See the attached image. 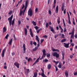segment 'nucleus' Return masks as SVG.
<instances>
[{
  "label": "nucleus",
  "instance_id": "1",
  "mask_svg": "<svg viewBox=\"0 0 77 77\" xmlns=\"http://www.w3.org/2000/svg\"><path fill=\"white\" fill-rule=\"evenodd\" d=\"M28 4H29V0H26L25 2V9L23 11H22V10L21 9L20 10V16H21V15L23 14V15H24V12L26 11V9L28 7Z\"/></svg>",
  "mask_w": 77,
  "mask_h": 77
},
{
  "label": "nucleus",
  "instance_id": "2",
  "mask_svg": "<svg viewBox=\"0 0 77 77\" xmlns=\"http://www.w3.org/2000/svg\"><path fill=\"white\" fill-rule=\"evenodd\" d=\"M41 69L42 72V74L39 73L38 75H41L42 77H47V76H46V75H45L44 73V70H43L42 68H41Z\"/></svg>",
  "mask_w": 77,
  "mask_h": 77
},
{
  "label": "nucleus",
  "instance_id": "3",
  "mask_svg": "<svg viewBox=\"0 0 77 77\" xmlns=\"http://www.w3.org/2000/svg\"><path fill=\"white\" fill-rule=\"evenodd\" d=\"M33 15V12L32 11V10L31 8H29L28 11V15H30V17L32 16Z\"/></svg>",
  "mask_w": 77,
  "mask_h": 77
},
{
  "label": "nucleus",
  "instance_id": "4",
  "mask_svg": "<svg viewBox=\"0 0 77 77\" xmlns=\"http://www.w3.org/2000/svg\"><path fill=\"white\" fill-rule=\"evenodd\" d=\"M13 18V15H12L11 17H9L8 19V20H9V23L10 24V26H11V24H12L11 22H12V18Z\"/></svg>",
  "mask_w": 77,
  "mask_h": 77
},
{
  "label": "nucleus",
  "instance_id": "5",
  "mask_svg": "<svg viewBox=\"0 0 77 77\" xmlns=\"http://www.w3.org/2000/svg\"><path fill=\"white\" fill-rule=\"evenodd\" d=\"M53 56H56V58H58L59 57V54L56 52H54L53 54Z\"/></svg>",
  "mask_w": 77,
  "mask_h": 77
},
{
  "label": "nucleus",
  "instance_id": "6",
  "mask_svg": "<svg viewBox=\"0 0 77 77\" xmlns=\"http://www.w3.org/2000/svg\"><path fill=\"white\" fill-rule=\"evenodd\" d=\"M14 65L16 66L17 68H20V63L17 62H15L14 63Z\"/></svg>",
  "mask_w": 77,
  "mask_h": 77
},
{
  "label": "nucleus",
  "instance_id": "7",
  "mask_svg": "<svg viewBox=\"0 0 77 77\" xmlns=\"http://www.w3.org/2000/svg\"><path fill=\"white\" fill-rule=\"evenodd\" d=\"M23 53H26V45L25 44H24L23 45Z\"/></svg>",
  "mask_w": 77,
  "mask_h": 77
},
{
  "label": "nucleus",
  "instance_id": "8",
  "mask_svg": "<svg viewBox=\"0 0 77 77\" xmlns=\"http://www.w3.org/2000/svg\"><path fill=\"white\" fill-rule=\"evenodd\" d=\"M64 47H65L66 48H69V43H68L67 44L66 43H64Z\"/></svg>",
  "mask_w": 77,
  "mask_h": 77
},
{
  "label": "nucleus",
  "instance_id": "9",
  "mask_svg": "<svg viewBox=\"0 0 77 77\" xmlns=\"http://www.w3.org/2000/svg\"><path fill=\"white\" fill-rule=\"evenodd\" d=\"M64 73L65 74V76L66 77H67L69 75L68 72V71L67 70L65 71Z\"/></svg>",
  "mask_w": 77,
  "mask_h": 77
},
{
  "label": "nucleus",
  "instance_id": "10",
  "mask_svg": "<svg viewBox=\"0 0 77 77\" xmlns=\"http://www.w3.org/2000/svg\"><path fill=\"white\" fill-rule=\"evenodd\" d=\"M74 32H75V28H73L72 32L71 33L70 32L69 33V34L71 35H71H72V34H73V33H74Z\"/></svg>",
  "mask_w": 77,
  "mask_h": 77
},
{
  "label": "nucleus",
  "instance_id": "11",
  "mask_svg": "<svg viewBox=\"0 0 77 77\" xmlns=\"http://www.w3.org/2000/svg\"><path fill=\"white\" fill-rule=\"evenodd\" d=\"M5 49H3L2 51V57H4V56H5Z\"/></svg>",
  "mask_w": 77,
  "mask_h": 77
},
{
  "label": "nucleus",
  "instance_id": "12",
  "mask_svg": "<svg viewBox=\"0 0 77 77\" xmlns=\"http://www.w3.org/2000/svg\"><path fill=\"white\" fill-rule=\"evenodd\" d=\"M45 56H46V54H43V55L42 56V58H40V59H43V57H45Z\"/></svg>",
  "mask_w": 77,
  "mask_h": 77
},
{
  "label": "nucleus",
  "instance_id": "13",
  "mask_svg": "<svg viewBox=\"0 0 77 77\" xmlns=\"http://www.w3.org/2000/svg\"><path fill=\"white\" fill-rule=\"evenodd\" d=\"M38 76V73L36 72H35L34 73V75L33 77H37Z\"/></svg>",
  "mask_w": 77,
  "mask_h": 77
},
{
  "label": "nucleus",
  "instance_id": "14",
  "mask_svg": "<svg viewBox=\"0 0 77 77\" xmlns=\"http://www.w3.org/2000/svg\"><path fill=\"white\" fill-rule=\"evenodd\" d=\"M52 51L54 52L57 51V52H59V50L58 49H53Z\"/></svg>",
  "mask_w": 77,
  "mask_h": 77
},
{
  "label": "nucleus",
  "instance_id": "15",
  "mask_svg": "<svg viewBox=\"0 0 77 77\" xmlns=\"http://www.w3.org/2000/svg\"><path fill=\"white\" fill-rule=\"evenodd\" d=\"M12 42V38H11V40H10L9 42H8V44H9V45H11Z\"/></svg>",
  "mask_w": 77,
  "mask_h": 77
},
{
  "label": "nucleus",
  "instance_id": "16",
  "mask_svg": "<svg viewBox=\"0 0 77 77\" xmlns=\"http://www.w3.org/2000/svg\"><path fill=\"white\" fill-rule=\"evenodd\" d=\"M7 30V29L6 28V27H4L3 28V32H6Z\"/></svg>",
  "mask_w": 77,
  "mask_h": 77
},
{
  "label": "nucleus",
  "instance_id": "17",
  "mask_svg": "<svg viewBox=\"0 0 77 77\" xmlns=\"http://www.w3.org/2000/svg\"><path fill=\"white\" fill-rule=\"evenodd\" d=\"M25 34L26 35H27V29L25 28Z\"/></svg>",
  "mask_w": 77,
  "mask_h": 77
},
{
  "label": "nucleus",
  "instance_id": "18",
  "mask_svg": "<svg viewBox=\"0 0 77 77\" xmlns=\"http://www.w3.org/2000/svg\"><path fill=\"white\" fill-rule=\"evenodd\" d=\"M38 62H39V60H36V61H35L34 63L33 64L32 66H33L35 65V64H36V63H38Z\"/></svg>",
  "mask_w": 77,
  "mask_h": 77
},
{
  "label": "nucleus",
  "instance_id": "19",
  "mask_svg": "<svg viewBox=\"0 0 77 77\" xmlns=\"http://www.w3.org/2000/svg\"><path fill=\"white\" fill-rule=\"evenodd\" d=\"M70 38H72V39H74V33L71 35Z\"/></svg>",
  "mask_w": 77,
  "mask_h": 77
},
{
  "label": "nucleus",
  "instance_id": "20",
  "mask_svg": "<svg viewBox=\"0 0 77 77\" xmlns=\"http://www.w3.org/2000/svg\"><path fill=\"white\" fill-rule=\"evenodd\" d=\"M38 48V47H36L34 49H32V51H36Z\"/></svg>",
  "mask_w": 77,
  "mask_h": 77
},
{
  "label": "nucleus",
  "instance_id": "21",
  "mask_svg": "<svg viewBox=\"0 0 77 77\" xmlns=\"http://www.w3.org/2000/svg\"><path fill=\"white\" fill-rule=\"evenodd\" d=\"M32 23L35 26H36V22L34 21H32Z\"/></svg>",
  "mask_w": 77,
  "mask_h": 77
},
{
  "label": "nucleus",
  "instance_id": "22",
  "mask_svg": "<svg viewBox=\"0 0 77 77\" xmlns=\"http://www.w3.org/2000/svg\"><path fill=\"white\" fill-rule=\"evenodd\" d=\"M36 39L38 41V42H39V37L38 36V35H36Z\"/></svg>",
  "mask_w": 77,
  "mask_h": 77
},
{
  "label": "nucleus",
  "instance_id": "23",
  "mask_svg": "<svg viewBox=\"0 0 77 77\" xmlns=\"http://www.w3.org/2000/svg\"><path fill=\"white\" fill-rule=\"evenodd\" d=\"M48 68L49 69L51 68V65L50 64H49L48 65Z\"/></svg>",
  "mask_w": 77,
  "mask_h": 77
},
{
  "label": "nucleus",
  "instance_id": "24",
  "mask_svg": "<svg viewBox=\"0 0 77 77\" xmlns=\"http://www.w3.org/2000/svg\"><path fill=\"white\" fill-rule=\"evenodd\" d=\"M43 62H48V60L45 59L44 60H43Z\"/></svg>",
  "mask_w": 77,
  "mask_h": 77
},
{
  "label": "nucleus",
  "instance_id": "25",
  "mask_svg": "<svg viewBox=\"0 0 77 77\" xmlns=\"http://www.w3.org/2000/svg\"><path fill=\"white\" fill-rule=\"evenodd\" d=\"M63 26H64V27H66V25H65V20H64V19H63Z\"/></svg>",
  "mask_w": 77,
  "mask_h": 77
},
{
  "label": "nucleus",
  "instance_id": "26",
  "mask_svg": "<svg viewBox=\"0 0 77 77\" xmlns=\"http://www.w3.org/2000/svg\"><path fill=\"white\" fill-rule=\"evenodd\" d=\"M66 41V39H64L61 41V42H65Z\"/></svg>",
  "mask_w": 77,
  "mask_h": 77
},
{
  "label": "nucleus",
  "instance_id": "27",
  "mask_svg": "<svg viewBox=\"0 0 77 77\" xmlns=\"http://www.w3.org/2000/svg\"><path fill=\"white\" fill-rule=\"evenodd\" d=\"M58 67L59 68H62V65H61V64L59 63V65L58 66Z\"/></svg>",
  "mask_w": 77,
  "mask_h": 77
},
{
  "label": "nucleus",
  "instance_id": "28",
  "mask_svg": "<svg viewBox=\"0 0 77 77\" xmlns=\"http://www.w3.org/2000/svg\"><path fill=\"white\" fill-rule=\"evenodd\" d=\"M53 62L56 64V65H57L59 63V61L56 62V61L55 60L53 61Z\"/></svg>",
  "mask_w": 77,
  "mask_h": 77
},
{
  "label": "nucleus",
  "instance_id": "29",
  "mask_svg": "<svg viewBox=\"0 0 77 77\" xmlns=\"http://www.w3.org/2000/svg\"><path fill=\"white\" fill-rule=\"evenodd\" d=\"M51 32H53V33H54V29H53V27H51Z\"/></svg>",
  "mask_w": 77,
  "mask_h": 77
},
{
  "label": "nucleus",
  "instance_id": "30",
  "mask_svg": "<svg viewBox=\"0 0 77 77\" xmlns=\"http://www.w3.org/2000/svg\"><path fill=\"white\" fill-rule=\"evenodd\" d=\"M42 52L43 53V54L45 53V52H46V51L45 49H43L42 50Z\"/></svg>",
  "mask_w": 77,
  "mask_h": 77
},
{
  "label": "nucleus",
  "instance_id": "31",
  "mask_svg": "<svg viewBox=\"0 0 77 77\" xmlns=\"http://www.w3.org/2000/svg\"><path fill=\"white\" fill-rule=\"evenodd\" d=\"M67 14L68 16V20H70V17H69V14L68 12H67Z\"/></svg>",
  "mask_w": 77,
  "mask_h": 77
},
{
  "label": "nucleus",
  "instance_id": "32",
  "mask_svg": "<svg viewBox=\"0 0 77 77\" xmlns=\"http://www.w3.org/2000/svg\"><path fill=\"white\" fill-rule=\"evenodd\" d=\"M13 37H14V40L16 41V40H17V38L15 37V34L14 35Z\"/></svg>",
  "mask_w": 77,
  "mask_h": 77
},
{
  "label": "nucleus",
  "instance_id": "33",
  "mask_svg": "<svg viewBox=\"0 0 77 77\" xmlns=\"http://www.w3.org/2000/svg\"><path fill=\"white\" fill-rule=\"evenodd\" d=\"M68 23L70 24V25H71V20H69V21L68 22Z\"/></svg>",
  "mask_w": 77,
  "mask_h": 77
},
{
  "label": "nucleus",
  "instance_id": "34",
  "mask_svg": "<svg viewBox=\"0 0 77 77\" xmlns=\"http://www.w3.org/2000/svg\"><path fill=\"white\" fill-rule=\"evenodd\" d=\"M9 37V35L7 34L6 36L5 37V38H6V39H8V38Z\"/></svg>",
  "mask_w": 77,
  "mask_h": 77
},
{
  "label": "nucleus",
  "instance_id": "35",
  "mask_svg": "<svg viewBox=\"0 0 77 77\" xmlns=\"http://www.w3.org/2000/svg\"><path fill=\"white\" fill-rule=\"evenodd\" d=\"M48 12H49V14H50V15H51V10H49L48 11Z\"/></svg>",
  "mask_w": 77,
  "mask_h": 77
},
{
  "label": "nucleus",
  "instance_id": "36",
  "mask_svg": "<svg viewBox=\"0 0 77 77\" xmlns=\"http://www.w3.org/2000/svg\"><path fill=\"white\" fill-rule=\"evenodd\" d=\"M47 57H50V54H49L47 55Z\"/></svg>",
  "mask_w": 77,
  "mask_h": 77
},
{
  "label": "nucleus",
  "instance_id": "37",
  "mask_svg": "<svg viewBox=\"0 0 77 77\" xmlns=\"http://www.w3.org/2000/svg\"><path fill=\"white\" fill-rule=\"evenodd\" d=\"M58 9L59 8L58 7V6H57L56 8V11H58Z\"/></svg>",
  "mask_w": 77,
  "mask_h": 77
},
{
  "label": "nucleus",
  "instance_id": "38",
  "mask_svg": "<svg viewBox=\"0 0 77 77\" xmlns=\"http://www.w3.org/2000/svg\"><path fill=\"white\" fill-rule=\"evenodd\" d=\"M30 35L32 37H33V33H32V32L30 33Z\"/></svg>",
  "mask_w": 77,
  "mask_h": 77
},
{
  "label": "nucleus",
  "instance_id": "39",
  "mask_svg": "<svg viewBox=\"0 0 77 77\" xmlns=\"http://www.w3.org/2000/svg\"><path fill=\"white\" fill-rule=\"evenodd\" d=\"M34 28L36 30L38 29V27L37 26H35Z\"/></svg>",
  "mask_w": 77,
  "mask_h": 77
},
{
  "label": "nucleus",
  "instance_id": "40",
  "mask_svg": "<svg viewBox=\"0 0 77 77\" xmlns=\"http://www.w3.org/2000/svg\"><path fill=\"white\" fill-rule=\"evenodd\" d=\"M12 14V11H11L9 13H8L9 15H11Z\"/></svg>",
  "mask_w": 77,
  "mask_h": 77
},
{
  "label": "nucleus",
  "instance_id": "41",
  "mask_svg": "<svg viewBox=\"0 0 77 77\" xmlns=\"http://www.w3.org/2000/svg\"><path fill=\"white\" fill-rule=\"evenodd\" d=\"M48 23H47L46 24V27L47 28L48 27Z\"/></svg>",
  "mask_w": 77,
  "mask_h": 77
},
{
  "label": "nucleus",
  "instance_id": "42",
  "mask_svg": "<svg viewBox=\"0 0 77 77\" xmlns=\"http://www.w3.org/2000/svg\"><path fill=\"white\" fill-rule=\"evenodd\" d=\"M55 68L56 71H58V68H57V66H55Z\"/></svg>",
  "mask_w": 77,
  "mask_h": 77
},
{
  "label": "nucleus",
  "instance_id": "43",
  "mask_svg": "<svg viewBox=\"0 0 77 77\" xmlns=\"http://www.w3.org/2000/svg\"><path fill=\"white\" fill-rule=\"evenodd\" d=\"M18 25H20V24H21V21L18 20Z\"/></svg>",
  "mask_w": 77,
  "mask_h": 77
},
{
  "label": "nucleus",
  "instance_id": "44",
  "mask_svg": "<svg viewBox=\"0 0 77 77\" xmlns=\"http://www.w3.org/2000/svg\"><path fill=\"white\" fill-rule=\"evenodd\" d=\"M66 32V28H64V32Z\"/></svg>",
  "mask_w": 77,
  "mask_h": 77
},
{
  "label": "nucleus",
  "instance_id": "45",
  "mask_svg": "<svg viewBox=\"0 0 77 77\" xmlns=\"http://www.w3.org/2000/svg\"><path fill=\"white\" fill-rule=\"evenodd\" d=\"M15 52H12L11 53V54L13 56H14V55H15Z\"/></svg>",
  "mask_w": 77,
  "mask_h": 77
},
{
  "label": "nucleus",
  "instance_id": "46",
  "mask_svg": "<svg viewBox=\"0 0 77 77\" xmlns=\"http://www.w3.org/2000/svg\"><path fill=\"white\" fill-rule=\"evenodd\" d=\"M39 42H38V45L37 47H38H38H39Z\"/></svg>",
  "mask_w": 77,
  "mask_h": 77
},
{
  "label": "nucleus",
  "instance_id": "47",
  "mask_svg": "<svg viewBox=\"0 0 77 77\" xmlns=\"http://www.w3.org/2000/svg\"><path fill=\"white\" fill-rule=\"evenodd\" d=\"M66 9H65L63 13H64V14H66Z\"/></svg>",
  "mask_w": 77,
  "mask_h": 77
},
{
  "label": "nucleus",
  "instance_id": "48",
  "mask_svg": "<svg viewBox=\"0 0 77 77\" xmlns=\"http://www.w3.org/2000/svg\"><path fill=\"white\" fill-rule=\"evenodd\" d=\"M70 59H72V57H73V55H70Z\"/></svg>",
  "mask_w": 77,
  "mask_h": 77
},
{
  "label": "nucleus",
  "instance_id": "49",
  "mask_svg": "<svg viewBox=\"0 0 77 77\" xmlns=\"http://www.w3.org/2000/svg\"><path fill=\"white\" fill-rule=\"evenodd\" d=\"M36 42H34L33 43V44H34V45L35 46H36Z\"/></svg>",
  "mask_w": 77,
  "mask_h": 77
},
{
  "label": "nucleus",
  "instance_id": "50",
  "mask_svg": "<svg viewBox=\"0 0 77 77\" xmlns=\"http://www.w3.org/2000/svg\"><path fill=\"white\" fill-rule=\"evenodd\" d=\"M48 36L47 35H45V36H43V37L45 38H47Z\"/></svg>",
  "mask_w": 77,
  "mask_h": 77
},
{
  "label": "nucleus",
  "instance_id": "51",
  "mask_svg": "<svg viewBox=\"0 0 77 77\" xmlns=\"http://www.w3.org/2000/svg\"><path fill=\"white\" fill-rule=\"evenodd\" d=\"M60 20L57 19L58 24H59V23H60Z\"/></svg>",
  "mask_w": 77,
  "mask_h": 77
},
{
  "label": "nucleus",
  "instance_id": "52",
  "mask_svg": "<svg viewBox=\"0 0 77 77\" xmlns=\"http://www.w3.org/2000/svg\"><path fill=\"white\" fill-rule=\"evenodd\" d=\"M44 41V39H41V40L40 41V42L41 43H42V42L43 41Z\"/></svg>",
  "mask_w": 77,
  "mask_h": 77
},
{
  "label": "nucleus",
  "instance_id": "53",
  "mask_svg": "<svg viewBox=\"0 0 77 77\" xmlns=\"http://www.w3.org/2000/svg\"><path fill=\"white\" fill-rule=\"evenodd\" d=\"M64 36H65V35H64V34H62V38H64Z\"/></svg>",
  "mask_w": 77,
  "mask_h": 77
},
{
  "label": "nucleus",
  "instance_id": "54",
  "mask_svg": "<svg viewBox=\"0 0 77 77\" xmlns=\"http://www.w3.org/2000/svg\"><path fill=\"white\" fill-rule=\"evenodd\" d=\"M38 11V9L37 8H36L35 10V11L36 12H37Z\"/></svg>",
  "mask_w": 77,
  "mask_h": 77
},
{
  "label": "nucleus",
  "instance_id": "55",
  "mask_svg": "<svg viewBox=\"0 0 77 77\" xmlns=\"http://www.w3.org/2000/svg\"><path fill=\"white\" fill-rule=\"evenodd\" d=\"M40 31V30H36V32H37V33H39V31Z\"/></svg>",
  "mask_w": 77,
  "mask_h": 77
},
{
  "label": "nucleus",
  "instance_id": "56",
  "mask_svg": "<svg viewBox=\"0 0 77 77\" xmlns=\"http://www.w3.org/2000/svg\"><path fill=\"white\" fill-rule=\"evenodd\" d=\"M64 10V8L61 7V11H63Z\"/></svg>",
  "mask_w": 77,
  "mask_h": 77
},
{
  "label": "nucleus",
  "instance_id": "57",
  "mask_svg": "<svg viewBox=\"0 0 77 77\" xmlns=\"http://www.w3.org/2000/svg\"><path fill=\"white\" fill-rule=\"evenodd\" d=\"M32 43H33V42L32 41H31L30 42V44H31V45H32Z\"/></svg>",
  "mask_w": 77,
  "mask_h": 77
},
{
  "label": "nucleus",
  "instance_id": "58",
  "mask_svg": "<svg viewBox=\"0 0 77 77\" xmlns=\"http://www.w3.org/2000/svg\"><path fill=\"white\" fill-rule=\"evenodd\" d=\"M33 1L32 0L30 2V4L31 5H32V3H33Z\"/></svg>",
  "mask_w": 77,
  "mask_h": 77
},
{
  "label": "nucleus",
  "instance_id": "59",
  "mask_svg": "<svg viewBox=\"0 0 77 77\" xmlns=\"http://www.w3.org/2000/svg\"><path fill=\"white\" fill-rule=\"evenodd\" d=\"M74 75H77V72H75Z\"/></svg>",
  "mask_w": 77,
  "mask_h": 77
},
{
  "label": "nucleus",
  "instance_id": "60",
  "mask_svg": "<svg viewBox=\"0 0 77 77\" xmlns=\"http://www.w3.org/2000/svg\"><path fill=\"white\" fill-rule=\"evenodd\" d=\"M4 69H7V66H5L4 67Z\"/></svg>",
  "mask_w": 77,
  "mask_h": 77
},
{
  "label": "nucleus",
  "instance_id": "61",
  "mask_svg": "<svg viewBox=\"0 0 77 77\" xmlns=\"http://www.w3.org/2000/svg\"><path fill=\"white\" fill-rule=\"evenodd\" d=\"M30 60H31V58H29L28 60V62H29Z\"/></svg>",
  "mask_w": 77,
  "mask_h": 77
},
{
  "label": "nucleus",
  "instance_id": "62",
  "mask_svg": "<svg viewBox=\"0 0 77 77\" xmlns=\"http://www.w3.org/2000/svg\"><path fill=\"white\" fill-rule=\"evenodd\" d=\"M24 7H25V5H23V6L22 8L21 9L22 10L24 8Z\"/></svg>",
  "mask_w": 77,
  "mask_h": 77
},
{
  "label": "nucleus",
  "instance_id": "63",
  "mask_svg": "<svg viewBox=\"0 0 77 77\" xmlns=\"http://www.w3.org/2000/svg\"><path fill=\"white\" fill-rule=\"evenodd\" d=\"M75 38H77V34H75L74 35Z\"/></svg>",
  "mask_w": 77,
  "mask_h": 77
},
{
  "label": "nucleus",
  "instance_id": "64",
  "mask_svg": "<svg viewBox=\"0 0 77 77\" xmlns=\"http://www.w3.org/2000/svg\"><path fill=\"white\" fill-rule=\"evenodd\" d=\"M15 22L14 21H12V22L11 23V25H14V22Z\"/></svg>",
  "mask_w": 77,
  "mask_h": 77
}]
</instances>
